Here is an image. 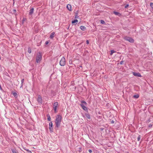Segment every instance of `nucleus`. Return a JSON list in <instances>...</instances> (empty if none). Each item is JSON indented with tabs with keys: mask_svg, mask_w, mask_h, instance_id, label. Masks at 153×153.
I'll return each instance as SVG.
<instances>
[{
	"mask_svg": "<svg viewBox=\"0 0 153 153\" xmlns=\"http://www.w3.org/2000/svg\"><path fill=\"white\" fill-rule=\"evenodd\" d=\"M62 117L60 115H57L55 120V123L56 125V126L58 127L60 126L61 122Z\"/></svg>",
	"mask_w": 153,
	"mask_h": 153,
	"instance_id": "nucleus-1",
	"label": "nucleus"
},
{
	"mask_svg": "<svg viewBox=\"0 0 153 153\" xmlns=\"http://www.w3.org/2000/svg\"><path fill=\"white\" fill-rule=\"evenodd\" d=\"M42 58L41 53L39 52L37 54L36 57V61L37 63H39L41 61Z\"/></svg>",
	"mask_w": 153,
	"mask_h": 153,
	"instance_id": "nucleus-2",
	"label": "nucleus"
},
{
	"mask_svg": "<svg viewBox=\"0 0 153 153\" xmlns=\"http://www.w3.org/2000/svg\"><path fill=\"white\" fill-rule=\"evenodd\" d=\"M59 64L61 66H64L65 64V59L64 57H62L60 62Z\"/></svg>",
	"mask_w": 153,
	"mask_h": 153,
	"instance_id": "nucleus-3",
	"label": "nucleus"
},
{
	"mask_svg": "<svg viewBox=\"0 0 153 153\" xmlns=\"http://www.w3.org/2000/svg\"><path fill=\"white\" fill-rule=\"evenodd\" d=\"M124 39L125 40L128 41L130 42L133 43L134 42V39L131 37L128 36H125L124 37Z\"/></svg>",
	"mask_w": 153,
	"mask_h": 153,
	"instance_id": "nucleus-4",
	"label": "nucleus"
},
{
	"mask_svg": "<svg viewBox=\"0 0 153 153\" xmlns=\"http://www.w3.org/2000/svg\"><path fill=\"white\" fill-rule=\"evenodd\" d=\"M58 103L57 102H55L53 104V108L54 111V112L55 113L57 112L56 111V108L57 107L58 105Z\"/></svg>",
	"mask_w": 153,
	"mask_h": 153,
	"instance_id": "nucleus-5",
	"label": "nucleus"
},
{
	"mask_svg": "<svg viewBox=\"0 0 153 153\" xmlns=\"http://www.w3.org/2000/svg\"><path fill=\"white\" fill-rule=\"evenodd\" d=\"M37 101L40 103H42V99L41 97L40 96H39L38 97L37 99Z\"/></svg>",
	"mask_w": 153,
	"mask_h": 153,
	"instance_id": "nucleus-6",
	"label": "nucleus"
},
{
	"mask_svg": "<svg viewBox=\"0 0 153 153\" xmlns=\"http://www.w3.org/2000/svg\"><path fill=\"white\" fill-rule=\"evenodd\" d=\"M133 75L135 76H138V77H141V76L140 74L139 73L133 72Z\"/></svg>",
	"mask_w": 153,
	"mask_h": 153,
	"instance_id": "nucleus-7",
	"label": "nucleus"
},
{
	"mask_svg": "<svg viewBox=\"0 0 153 153\" xmlns=\"http://www.w3.org/2000/svg\"><path fill=\"white\" fill-rule=\"evenodd\" d=\"M86 105H84L83 104H81V106L82 108L85 111H86L87 110V107H86Z\"/></svg>",
	"mask_w": 153,
	"mask_h": 153,
	"instance_id": "nucleus-8",
	"label": "nucleus"
},
{
	"mask_svg": "<svg viewBox=\"0 0 153 153\" xmlns=\"http://www.w3.org/2000/svg\"><path fill=\"white\" fill-rule=\"evenodd\" d=\"M67 8L69 10V11L71 10V5H70L69 4H68L67 6Z\"/></svg>",
	"mask_w": 153,
	"mask_h": 153,
	"instance_id": "nucleus-9",
	"label": "nucleus"
},
{
	"mask_svg": "<svg viewBox=\"0 0 153 153\" xmlns=\"http://www.w3.org/2000/svg\"><path fill=\"white\" fill-rule=\"evenodd\" d=\"M34 11V9L33 8H32L30 9V10L29 14L30 15H31L33 13Z\"/></svg>",
	"mask_w": 153,
	"mask_h": 153,
	"instance_id": "nucleus-10",
	"label": "nucleus"
},
{
	"mask_svg": "<svg viewBox=\"0 0 153 153\" xmlns=\"http://www.w3.org/2000/svg\"><path fill=\"white\" fill-rule=\"evenodd\" d=\"M80 28L82 30H85L86 29V27L84 26H81L80 27Z\"/></svg>",
	"mask_w": 153,
	"mask_h": 153,
	"instance_id": "nucleus-11",
	"label": "nucleus"
},
{
	"mask_svg": "<svg viewBox=\"0 0 153 153\" xmlns=\"http://www.w3.org/2000/svg\"><path fill=\"white\" fill-rule=\"evenodd\" d=\"M55 33L53 32L51 34V35L50 36V38L51 39H52Z\"/></svg>",
	"mask_w": 153,
	"mask_h": 153,
	"instance_id": "nucleus-12",
	"label": "nucleus"
},
{
	"mask_svg": "<svg viewBox=\"0 0 153 153\" xmlns=\"http://www.w3.org/2000/svg\"><path fill=\"white\" fill-rule=\"evenodd\" d=\"M114 13L116 15L120 16V14L118 12L114 11Z\"/></svg>",
	"mask_w": 153,
	"mask_h": 153,
	"instance_id": "nucleus-13",
	"label": "nucleus"
},
{
	"mask_svg": "<svg viewBox=\"0 0 153 153\" xmlns=\"http://www.w3.org/2000/svg\"><path fill=\"white\" fill-rule=\"evenodd\" d=\"M24 79H22V80H21V85L20 87V88H21L22 87V86H23V83H24Z\"/></svg>",
	"mask_w": 153,
	"mask_h": 153,
	"instance_id": "nucleus-14",
	"label": "nucleus"
},
{
	"mask_svg": "<svg viewBox=\"0 0 153 153\" xmlns=\"http://www.w3.org/2000/svg\"><path fill=\"white\" fill-rule=\"evenodd\" d=\"M78 22V20L77 19H75L74 21H72V23H77Z\"/></svg>",
	"mask_w": 153,
	"mask_h": 153,
	"instance_id": "nucleus-15",
	"label": "nucleus"
},
{
	"mask_svg": "<svg viewBox=\"0 0 153 153\" xmlns=\"http://www.w3.org/2000/svg\"><path fill=\"white\" fill-rule=\"evenodd\" d=\"M47 116L48 117V121H50L51 118V117H50V115H49L48 114L47 115Z\"/></svg>",
	"mask_w": 153,
	"mask_h": 153,
	"instance_id": "nucleus-16",
	"label": "nucleus"
},
{
	"mask_svg": "<svg viewBox=\"0 0 153 153\" xmlns=\"http://www.w3.org/2000/svg\"><path fill=\"white\" fill-rule=\"evenodd\" d=\"M12 151L13 153H18V152L14 149H12Z\"/></svg>",
	"mask_w": 153,
	"mask_h": 153,
	"instance_id": "nucleus-17",
	"label": "nucleus"
},
{
	"mask_svg": "<svg viewBox=\"0 0 153 153\" xmlns=\"http://www.w3.org/2000/svg\"><path fill=\"white\" fill-rule=\"evenodd\" d=\"M13 95L15 98H16L17 97V94L16 93H13Z\"/></svg>",
	"mask_w": 153,
	"mask_h": 153,
	"instance_id": "nucleus-18",
	"label": "nucleus"
},
{
	"mask_svg": "<svg viewBox=\"0 0 153 153\" xmlns=\"http://www.w3.org/2000/svg\"><path fill=\"white\" fill-rule=\"evenodd\" d=\"M28 52L29 53H31V49L30 48H28Z\"/></svg>",
	"mask_w": 153,
	"mask_h": 153,
	"instance_id": "nucleus-19",
	"label": "nucleus"
},
{
	"mask_svg": "<svg viewBox=\"0 0 153 153\" xmlns=\"http://www.w3.org/2000/svg\"><path fill=\"white\" fill-rule=\"evenodd\" d=\"M86 117L88 119H89L90 118V116L88 114H87L85 115Z\"/></svg>",
	"mask_w": 153,
	"mask_h": 153,
	"instance_id": "nucleus-20",
	"label": "nucleus"
},
{
	"mask_svg": "<svg viewBox=\"0 0 153 153\" xmlns=\"http://www.w3.org/2000/svg\"><path fill=\"white\" fill-rule=\"evenodd\" d=\"M81 103L82 104H83L84 105H86V103L84 101H82Z\"/></svg>",
	"mask_w": 153,
	"mask_h": 153,
	"instance_id": "nucleus-21",
	"label": "nucleus"
},
{
	"mask_svg": "<svg viewBox=\"0 0 153 153\" xmlns=\"http://www.w3.org/2000/svg\"><path fill=\"white\" fill-rule=\"evenodd\" d=\"M49 127H51L53 126V124L51 122H50L49 124Z\"/></svg>",
	"mask_w": 153,
	"mask_h": 153,
	"instance_id": "nucleus-22",
	"label": "nucleus"
},
{
	"mask_svg": "<svg viewBox=\"0 0 153 153\" xmlns=\"http://www.w3.org/2000/svg\"><path fill=\"white\" fill-rule=\"evenodd\" d=\"M100 22H101V23L102 24H105V21H103V20H101Z\"/></svg>",
	"mask_w": 153,
	"mask_h": 153,
	"instance_id": "nucleus-23",
	"label": "nucleus"
},
{
	"mask_svg": "<svg viewBox=\"0 0 153 153\" xmlns=\"http://www.w3.org/2000/svg\"><path fill=\"white\" fill-rule=\"evenodd\" d=\"M133 97L135 98H137L139 97V96L138 95H134Z\"/></svg>",
	"mask_w": 153,
	"mask_h": 153,
	"instance_id": "nucleus-24",
	"label": "nucleus"
},
{
	"mask_svg": "<svg viewBox=\"0 0 153 153\" xmlns=\"http://www.w3.org/2000/svg\"><path fill=\"white\" fill-rule=\"evenodd\" d=\"M49 129L51 131H53V127H49Z\"/></svg>",
	"mask_w": 153,
	"mask_h": 153,
	"instance_id": "nucleus-25",
	"label": "nucleus"
},
{
	"mask_svg": "<svg viewBox=\"0 0 153 153\" xmlns=\"http://www.w3.org/2000/svg\"><path fill=\"white\" fill-rule=\"evenodd\" d=\"M140 139V135L138 136L137 137L138 140L139 141Z\"/></svg>",
	"mask_w": 153,
	"mask_h": 153,
	"instance_id": "nucleus-26",
	"label": "nucleus"
},
{
	"mask_svg": "<svg viewBox=\"0 0 153 153\" xmlns=\"http://www.w3.org/2000/svg\"><path fill=\"white\" fill-rule=\"evenodd\" d=\"M150 6L152 8H153V3H151Z\"/></svg>",
	"mask_w": 153,
	"mask_h": 153,
	"instance_id": "nucleus-27",
	"label": "nucleus"
},
{
	"mask_svg": "<svg viewBox=\"0 0 153 153\" xmlns=\"http://www.w3.org/2000/svg\"><path fill=\"white\" fill-rule=\"evenodd\" d=\"M111 55H112L113 53H114L115 52V51L114 50H111Z\"/></svg>",
	"mask_w": 153,
	"mask_h": 153,
	"instance_id": "nucleus-28",
	"label": "nucleus"
},
{
	"mask_svg": "<svg viewBox=\"0 0 153 153\" xmlns=\"http://www.w3.org/2000/svg\"><path fill=\"white\" fill-rule=\"evenodd\" d=\"M128 4H126L125 6V8H127L128 7Z\"/></svg>",
	"mask_w": 153,
	"mask_h": 153,
	"instance_id": "nucleus-29",
	"label": "nucleus"
},
{
	"mask_svg": "<svg viewBox=\"0 0 153 153\" xmlns=\"http://www.w3.org/2000/svg\"><path fill=\"white\" fill-rule=\"evenodd\" d=\"M89 43V41L88 40H87L86 41V44H88Z\"/></svg>",
	"mask_w": 153,
	"mask_h": 153,
	"instance_id": "nucleus-30",
	"label": "nucleus"
},
{
	"mask_svg": "<svg viewBox=\"0 0 153 153\" xmlns=\"http://www.w3.org/2000/svg\"><path fill=\"white\" fill-rule=\"evenodd\" d=\"M88 151L90 153H91L92 152V151L91 149H89Z\"/></svg>",
	"mask_w": 153,
	"mask_h": 153,
	"instance_id": "nucleus-31",
	"label": "nucleus"
},
{
	"mask_svg": "<svg viewBox=\"0 0 153 153\" xmlns=\"http://www.w3.org/2000/svg\"><path fill=\"white\" fill-rule=\"evenodd\" d=\"M48 43H49L48 42V41H47L46 42H45V44H46V45H47V44H48Z\"/></svg>",
	"mask_w": 153,
	"mask_h": 153,
	"instance_id": "nucleus-32",
	"label": "nucleus"
},
{
	"mask_svg": "<svg viewBox=\"0 0 153 153\" xmlns=\"http://www.w3.org/2000/svg\"><path fill=\"white\" fill-rule=\"evenodd\" d=\"M111 122L112 123H113L114 122V120H111Z\"/></svg>",
	"mask_w": 153,
	"mask_h": 153,
	"instance_id": "nucleus-33",
	"label": "nucleus"
},
{
	"mask_svg": "<svg viewBox=\"0 0 153 153\" xmlns=\"http://www.w3.org/2000/svg\"><path fill=\"white\" fill-rule=\"evenodd\" d=\"M152 125H149V127H152Z\"/></svg>",
	"mask_w": 153,
	"mask_h": 153,
	"instance_id": "nucleus-34",
	"label": "nucleus"
},
{
	"mask_svg": "<svg viewBox=\"0 0 153 153\" xmlns=\"http://www.w3.org/2000/svg\"><path fill=\"white\" fill-rule=\"evenodd\" d=\"M123 62V61H121L120 62V64H122Z\"/></svg>",
	"mask_w": 153,
	"mask_h": 153,
	"instance_id": "nucleus-35",
	"label": "nucleus"
},
{
	"mask_svg": "<svg viewBox=\"0 0 153 153\" xmlns=\"http://www.w3.org/2000/svg\"><path fill=\"white\" fill-rule=\"evenodd\" d=\"M28 153H31V152L30 151H29Z\"/></svg>",
	"mask_w": 153,
	"mask_h": 153,
	"instance_id": "nucleus-36",
	"label": "nucleus"
}]
</instances>
